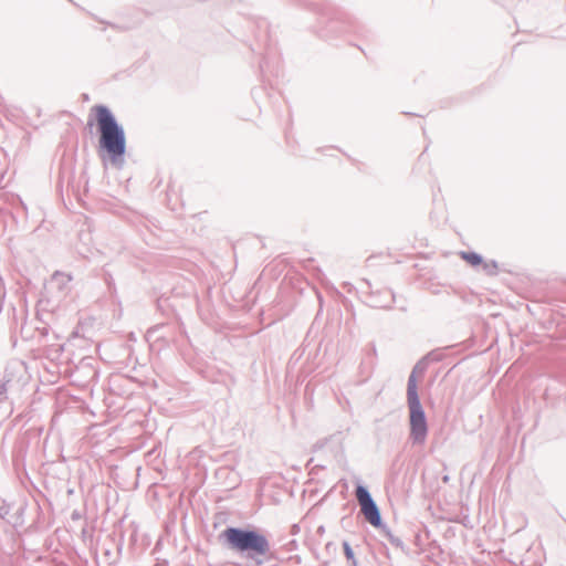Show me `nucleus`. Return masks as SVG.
I'll return each mask as SVG.
<instances>
[{
	"instance_id": "nucleus-1",
	"label": "nucleus",
	"mask_w": 566,
	"mask_h": 566,
	"mask_svg": "<svg viewBox=\"0 0 566 566\" xmlns=\"http://www.w3.org/2000/svg\"><path fill=\"white\" fill-rule=\"evenodd\" d=\"M94 123L99 134V151L106 154L113 165L120 166L126 153V135L114 114L104 105L91 108Z\"/></svg>"
},
{
	"instance_id": "nucleus-2",
	"label": "nucleus",
	"mask_w": 566,
	"mask_h": 566,
	"mask_svg": "<svg viewBox=\"0 0 566 566\" xmlns=\"http://www.w3.org/2000/svg\"><path fill=\"white\" fill-rule=\"evenodd\" d=\"M222 537L231 549L247 552L251 556H264L270 549L266 537L254 531L229 527L223 531Z\"/></svg>"
},
{
	"instance_id": "nucleus-3",
	"label": "nucleus",
	"mask_w": 566,
	"mask_h": 566,
	"mask_svg": "<svg viewBox=\"0 0 566 566\" xmlns=\"http://www.w3.org/2000/svg\"><path fill=\"white\" fill-rule=\"evenodd\" d=\"M356 497L360 505V510L365 518L373 525V526H380L381 524V517L379 510L375 502L373 501L370 494L368 491L359 485L356 489Z\"/></svg>"
},
{
	"instance_id": "nucleus-4",
	"label": "nucleus",
	"mask_w": 566,
	"mask_h": 566,
	"mask_svg": "<svg viewBox=\"0 0 566 566\" xmlns=\"http://www.w3.org/2000/svg\"><path fill=\"white\" fill-rule=\"evenodd\" d=\"M410 410V436L415 442L423 443L427 437V421L421 406L411 407Z\"/></svg>"
},
{
	"instance_id": "nucleus-5",
	"label": "nucleus",
	"mask_w": 566,
	"mask_h": 566,
	"mask_svg": "<svg viewBox=\"0 0 566 566\" xmlns=\"http://www.w3.org/2000/svg\"><path fill=\"white\" fill-rule=\"evenodd\" d=\"M407 397H408V406L411 407H419L421 406L418 392H417V385L413 376L409 378L408 381V389H407Z\"/></svg>"
},
{
	"instance_id": "nucleus-6",
	"label": "nucleus",
	"mask_w": 566,
	"mask_h": 566,
	"mask_svg": "<svg viewBox=\"0 0 566 566\" xmlns=\"http://www.w3.org/2000/svg\"><path fill=\"white\" fill-rule=\"evenodd\" d=\"M460 256L473 266L480 265L482 263V258L474 252H461Z\"/></svg>"
},
{
	"instance_id": "nucleus-7",
	"label": "nucleus",
	"mask_w": 566,
	"mask_h": 566,
	"mask_svg": "<svg viewBox=\"0 0 566 566\" xmlns=\"http://www.w3.org/2000/svg\"><path fill=\"white\" fill-rule=\"evenodd\" d=\"M343 547H344V553H345L346 557L348 559H353L354 558V552H353L352 547L349 546V544L348 543H344Z\"/></svg>"
}]
</instances>
